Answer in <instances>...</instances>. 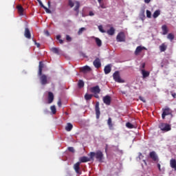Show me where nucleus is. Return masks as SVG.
Returning a JSON list of instances; mask_svg holds the SVG:
<instances>
[{"label": "nucleus", "mask_w": 176, "mask_h": 176, "mask_svg": "<svg viewBox=\"0 0 176 176\" xmlns=\"http://www.w3.org/2000/svg\"><path fill=\"white\" fill-rule=\"evenodd\" d=\"M88 156L92 159V160H94V157H96V160L98 162H100V163H102V160L104 159V154L102 153V151H98L96 153L91 152Z\"/></svg>", "instance_id": "1"}, {"label": "nucleus", "mask_w": 176, "mask_h": 176, "mask_svg": "<svg viewBox=\"0 0 176 176\" xmlns=\"http://www.w3.org/2000/svg\"><path fill=\"white\" fill-rule=\"evenodd\" d=\"M159 129H160L162 131L167 133V131H170L171 130V125L162 122L159 124Z\"/></svg>", "instance_id": "2"}, {"label": "nucleus", "mask_w": 176, "mask_h": 176, "mask_svg": "<svg viewBox=\"0 0 176 176\" xmlns=\"http://www.w3.org/2000/svg\"><path fill=\"white\" fill-rule=\"evenodd\" d=\"M173 113V111L168 107H166L164 109H162V119H166V116H168V115H171Z\"/></svg>", "instance_id": "3"}, {"label": "nucleus", "mask_w": 176, "mask_h": 176, "mask_svg": "<svg viewBox=\"0 0 176 176\" xmlns=\"http://www.w3.org/2000/svg\"><path fill=\"white\" fill-rule=\"evenodd\" d=\"M113 78L115 82L118 83H124V80L120 78V74L118 71L113 74Z\"/></svg>", "instance_id": "4"}, {"label": "nucleus", "mask_w": 176, "mask_h": 176, "mask_svg": "<svg viewBox=\"0 0 176 176\" xmlns=\"http://www.w3.org/2000/svg\"><path fill=\"white\" fill-rule=\"evenodd\" d=\"M116 39L117 42H126V35L124 34V32H120L118 33Z\"/></svg>", "instance_id": "5"}, {"label": "nucleus", "mask_w": 176, "mask_h": 176, "mask_svg": "<svg viewBox=\"0 0 176 176\" xmlns=\"http://www.w3.org/2000/svg\"><path fill=\"white\" fill-rule=\"evenodd\" d=\"M74 169L76 174L80 175L82 174V170H80V162H78L77 163H76L74 165Z\"/></svg>", "instance_id": "6"}, {"label": "nucleus", "mask_w": 176, "mask_h": 176, "mask_svg": "<svg viewBox=\"0 0 176 176\" xmlns=\"http://www.w3.org/2000/svg\"><path fill=\"white\" fill-rule=\"evenodd\" d=\"M90 91L94 94H100V93H101V89H100V86L96 85L95 87H91Z\"/></svg>", "instance_id": "7"}, {"label": "nucleus", "mask_w": 176, "mask_h": 176, "mask_svg": "<svg viewBox=\"0 0 176 176\" xmlns=\"http://www.w3.org/2000/svg\"><path fill=\"white\" fill-rule=\"evenodd\" d=\"M40 76L41 83L43 85H47V76L45 74L38 75Z\"/></svg>", "instance_id": "8"}, {"label": "nucleus", "mask_w": 176, "mask_h": 176, "mask_svg": "<svg viewBox=\"0 0 176 176\" xmlns=\"http://www.w3.org/2000/svg\"><path fill=\"white\" fill-rule=\"evenodd\" d=\"M95 111L96 115V119H100V115H101V112L100 111V102H98L96 103Z\"/></svg>", "instance_id": "9"}, {"label": "nucleus", "mask_w": 176, "mask_h": 176, "mask_svg": "<svg viewBox=\"0 0 176 176\" xmlns=\"http://www.w3.org/2000/svg\"><path fill=\"white\" fill-rule=\"evenodd\" d=\"M142 50H147V49H146V47H142L141 45L138 46L135 51V56H138L140 54V53H141V52H142Z\"/></svg>", "instance_id": "10"}, {"label": "nucleus", "mask_w": 176, "mask_h": 176, "mask_svg": "<svg viewBox=\"0 0 176 176\" xmlns=\"http://www.w3.org/2000/svg\"><path fill=\"white\" fill-rule=\"evenodd\" d=\"M111 98L109 95H107L104 97H103V102L106 105H111Z\"/></svg>", "instance_id": "11"}, {"label": "nucleus", "mask_w": 176, "mask_h": 176, "mask_svg": "<svg viewBox=\"0 0 176 176\" xmlns=\"http://www.w3.org/2000/svg\"><path fill=\"white\" fill-rule=\"evenodd\" d=\"M91 160H93L91 157H87L86 156L81 157L80 158L79 163H87V162H91Z\"/></svg>", "instance_id": "12"}, {"label": "nucleus", "mask_w": 176, "mask_h": 176, "mask_svg": "<svg viewBox=\"0 0 176 176\" xmlns=\"http://www.w3.org/2000/svg\"><path fill=\"white\" fill-rule=\"evenodd\" d=\"M80 71L82 72V74H88V72H91V68L87 65L81 67Z\"/></svg>", "instance_id": "13"}, {"label": "nucleus", "mask_w": 176, "mask_h": 176, "mask_svg": "<svg viewBox=\"0 0 176 176\" xmlns=\"http://www.w3.org/2000/svg\"><path fill=\"white\" fill-rule=\"evenodd\" d=\"M93 64L95 68H100L101 67V60L99 58H97L96 60H94Z\"/></svg>", "instance_id": "14"}, {"label": "nucleus", "mask_w": 176, "mask_h": 176, "mask_svg": "<svg viewBox=\"0 0 176 176\" xmlns=\"http://www.w3.org/2000/svg\"><path fill=\"white\" fill-rule=\"evenodd\" d=\"M75 7L74 8V12H76V16L79 14V8H80V3L79 1H75Z\"/></svg>", "instance_id": "15"}, {"label": "nucleus", "mask_w": 176, "mask_h": 176, "mask_svg": "<svg viewBox=\"0 0 176 176\" xmlns=\"http://www.w3.org/2000/svg\"><path fill=\"white\" fill-rule=\"evenodd\" d=\"M24 36L27 38V39H31V32L28 28H25Z\"/></svg>", "instance_id": "16"}, {"label": "nucleus", "mask_w": 176, "mask_h": 176, "mask_svg": "<svg viewBox=\"0 0 176 176\" xmlns=\"http://www.w3.org/2000/svg\"><path fill=\"white\" fill-rule=\"evenodd\" d=\"M149 156L151 157V159H152V160H153L154 162H157V155H156V152L155 151H151L149 153Z\"/></svg>", "instance_id": "17"}, {"label": "nucleus", "mask_w": 176, "mask_h": 176, "mask_svg": "<svg viewBox=\"0 0 176 176\" xmlns=\"http://www.w3.org/2000/svg\"><path fill=\"white\" fill-rule=\"evenodd\" d=\"M19 16H24V8L21 5L16 6Z\"/></svg>", "instance_id": "18"}, {"label": "nucleus", "mask_w": 176, "mask_h": 176, "mask_svg": "<svg viewBox=\"0 0 176 176\" xmlns=\"http://www.w3.org/2000/svg\"><path fill=\"white\" fill-rule=\"evenodd\" d=\"M54 101V95L52 92H48V104H52Z\"/></svg>", "instance_id": "19"}, {"label": "nucleus", "mask_w": 176, "mask_h": 176, "mask_svg": "<svg viewBox=\"0 0 176 176\" xmlns=\"http://www.w3.org/2000/svg\"><path fill=\"white\" fill-rule=\"evenodd\" d=\"M43 67H45V65L43 64V62L40 61L38 65V75H42V71L43 69Z\"/></svg>", "instance_id": "20"}, {"label": "nucleus", "mask_w": 176, "mask_h": 176, "mask_svg": "<svg viewBox=\"0 0 176 176\" xmlns=\"http://www.w3.org/2000/svg\"><path fill=\"white\" fill-rule=\"evenodd\" d=\"M162 35H167L168 34V28H167L166 25H163L162 26Z\"/></svg>", "instance_id": "21"}, {"label": "nucleus", "mask_w": 176, "mask_h": 176, "mask_svg": "<svg viewBox=\"0 0 176 176\" xmlns=\"http://www.w3.org/2000/svg\"><path fill=\"white\" fill-rule=\"evenodd\" d=\"M141 71L143 79H145V78H148V76H149V75L151 74L149 72L145 71V69H142Z\"/></svg>", "instance_id": "22"}, {"label": "nucleus", "mask_w": 176, "mask_h": 176, "mask_svg": "<svg viewBox=\"0 0 176 176\" xmlns=\"http://www.w3.org/2000/svg\"><path fill=\"white\" fill-rule=\"evenodd\" d=\"M160 50L161 52H166L167 50V45L165 43L160 45Z\"/></svg>", "instance_id": "23"}, {"label": "nucleus", "mask_w": 176, "mask_h": 176, "mask_svg": "<svg viewBox=\"0 0 176 176\" xmlns=\"http://www.w3.org/2000/svg\"><path fill=\"white\" fill-rule=\"evenodd\" d=\"M111 71V65H107V66L104 67V72L106 75H108V74H109Z\"/></svg>", "instance_id": "24"}, {"label": "nucleus", "mask_w": 176, "mask_h": 176, "mask_svg": "<svg viewBox=\"0 0 176 176\" xmlns=\"http://www.w3.org/2000/svg\"><path fill=\"white\" fill-rule=\"evenodd\" d=\"M95 41H96V45H97V46H98V47H101V46H102V41H101V39L96 37Z\"/></svg>", "instance_id": "25"}, {"label": "nucleus", "mask_w": 176, "mask_h": 176, "mask_svg": "<svg viewBox=\"0 0 176 176\" xmlns=\"http://www.w3.org/2000/svg\"><path fill=\"white\" fill-rule=\"evenodd\" d=\"M170 164L172 168H175V170H176V160L175 159L170 160Z\"/></svg>", "instance_id": "26"}, {"label": "nucleus", "mask_w": 176, "mask_h": 176, "mask_svg": "<svg viewBox=\"0 0 176 176\" xmlns=\"http://www.w3.org/2000/svg\"><path fill=\"white\" fill-rule=\"evenodd\" d=\"M108 35H114L115 34V28L113 27L110 28L109 30L107 31Z\"/></svg>", "instance_id": "27"}, {"label": "nucleus", "mask_w": 176, "mask_h": 176, "mask_svg": "<svg viewBox=\"0 0 176 176\" xmlns=\"http://www.w3.org/2000/svg\"><path fill=\"white\" fill-rule=\"evenodd\" d=\"M78 89H82L85 87V82L82 80H79L78 82Z\"/></svg>", "instance_id": "28"}, {"label": "nucleus", "mask_w": 176, "mask_h": 176, "mask_svg": "<svg viewBox=\"0 0 176 176\" xmlns=\"http://www.w3.org/2000/svg\"><path fill=\"white\" fill-rule=\"evenodd\" d=\"M107 124L111 130H112V128L113 127V124H112V118H109L107 120Z\"/></svg>", "instance_id": "29"}, {"label": "nucleus", "mask_w": 176, "mask_h": 176, "mask_svg": "<svg viewBox=\"0 0 176 176\" xmlns=\"http://www.w3.org/2000/svg\"><path fill=\"white\" fill-rule=\"evenodd\" d=\"M73 127H74V126H72V124L67 123V126H65V130H66V131H71V130H72Z\"/></svg>", "instance_id": "30"}, {"label": "nucleus", "mask_w": 176, "mask_h": 176, "mask_svg": "<svg viewBox=\"0 0 176 176\" xmlns=\"http://www.w3.org/2000/svg\"><path fill=\"white\" fill-rule=\"evenodd\" d=\"M159 16H160V10H157L154 12L153 14V17L154 19H157V17H159Z\"/></svg>", "instance_id": "31"}, {"label": "nucleus", "mask_w": 176, "mask_h": 176, "mask_svg": "<svg viewBox=\"0 0 176 176\" xmlns=\"http://www.w3.org/2000/svg\"><path fill=\"white\" fill-rule=\"evenodd\" d=\"M51 52L54 53L55 54H60V51L58 50V48H57V47H52L51 49Z\"/></svg>", "instance_id": "32"}, {"label": "nucleus", "mask_w": 176, "mask_h": 176, "mask_svg": "<svg viewBox=\"0 0 176 176\" xmlns=\"http://www.w3.org/2000/svg\"><path fill=\"white\" fill-rule=\"evenodd\" d=\"M85 98L87 101L90 100L91 98H93V95L91 94H86L85 95Z\"/></svg>", "instance_id": "33"}, {"label": "nucleus", "mask_w": 176, "mask_h": 176, "mask_svg": "<svg viewBox=\"0 0 176 176\" xmlns=\"http://www.w3.org/2000/svg\"><path fill=\"white\" fill-rule=\"evenodd\" d=\"M50 109L53 113V115H56L57 112V109H56V106L53 105L50 107Z\"/></svg>", "instance_id": "34"}, {"label": "nucleus", "mask_w": 176, "mask_h": 176, "mask_svg": "<svg viewBox=\"0 0 176 176\" xmlns=\"http://www.w3.org/2000/svg\"><path fill=\"white\" fill-rule=\"evenodd\" d=\"M56 39H57V41H58V42H59V43H60V45H63V43H64V40L61 39L60 35H57Z\"/></svg>", "instance_id": "35"}, {"label": "nucleus", "mask_w": 176, "mask_h": 176, "mask_svg": "<svg viewBox=\"0 0 176 176\" xmlns=\"http://www.w3.org/2000/svg\"><path fill=\"white\" fill-rule=\"evenodd\" d=\"M167 38L172 41H174L175 36L172 33H169L167 36Z\"/></svg>", "instance_id": "36"}, {"label": "nucleus", "mask_w": 176, "mask_h": 176, "mask_svg": "<svg viewBox=\"0 0 176 176\" xmlns=\"http://www.w3.org/2000/svg\"><path fill=\"white\" fill-rule=\"evenodd\" d=\"M83 31H86V28H80L78 32V35H82V34H83Z\"/></svg>", "instance_id": "37"}, {"label": "nucleus", "mask_w": 176, "mask_h": 176, "mask_svg": "<svg viewBox=\"0 0 176 176\" xmlns=\"http://www.w3.org/2000/svg\"><path fill=\"white\" fill-rule=\"evenodd\" d=\"M126 126L128 129H134V125L131 122H126Z\"/></svg>", "instance_id": "38"}, {"label": "nucleus", "mask_w": 176, "mask_h": 176, "mask_svg": "<svg viewBox=\"0 0 176 176\" xmlns=\"http://www.w3.org/2000/svg\"><path fill=\"white\" fill-rule=\"evenodd\" d=\"M98 3L100 5V8H101L102 9H107V6H105V4L102 3V1H100Z\"/></svg>", "instance_id": "39"}, {"label": "nucleus", "mask_w": 176, "mask_h": 176, "mask_svg": "<svg viewBox=\"0 0 176 176\" xmlns=\"http://www.w3.org/2000/svg\"><path fill=\"white\" fill-rule=\"evenodd\" d=\"M146 17H148V19H151V17H152V12L148 10H146Z\"/></svg>", "instance_id": "40"}, {"label": "nucleus", "mask_w": 176, "mask_h": 176, "mask_svg": "<svg viewBox=\"0 0 176 176\" xmlns=\"http://www.w3.org/2000/svg\"><path fill=\"white\" fill-rule=\"evenodd\" d=\"M68 5L69 6H70V8H72L73 6H75V2L74 3L72 0H69Z\"/></svg>", "instance_id": "41"}, {"label": "nucleus", "mask_w": 176, "mask_h": 176, "mask_svg": "<svg viewBox=\"0 0 176 176\" xmlns=\"http://www.w3.org/2000/svg\"><path fill=\"white\" fill-rule=\"evenodd\" d=\"M42 8L45 10L46 13H52V11L49 8H47L46 6H44Z\"/></svg>", "instance_id": "42"}, {"label": "nucleus", "mask_w": 176, "mask_h": 176, "mask_svg": "<svg viewBox=\"0 0 176 176\" xmlns=\"http://www.w3.org/2000/svg\"><path fill=\"white\" fill-rule=\"evenodd\" d=\"M98 30L99 31H100V32H102V33H105L107 32L105 30H104V29L102 28V25H99L98 26Z\"/></svg>", "instance_id": "43"}, {"label": "nucleus", "mask_w": 176, "mask_h": 176, "mask_svg": "<svg viewBox=\"0 0 176 176\" xmlns=\"http://www.w3.org/2000/svg\"><path fill=\"white\" fill-rule=\"evenodd\" d=\"M68 151L69 152H72V153H75V149L74 148V147H68Z\"/></svg>", "instance_id": "44"}, {"label": "nucleus", "mask_w": 176, "mask_h": 176, "mask_svg": "<svg viewBox=\"0 0 176 176\" xmlns=\"http://www.w3.org/2000/svg\"><path fill=\"white\" fill-rule=\"evenodd\" d=\"M66 40H67L68 42H71L72 41V38H71V36H69V35H67Z\"/></svg>", "instance_id": "45"}, {"label": "nucleus", "mask_w": 176, "mask_h": 176, "mask_svg": "<svg viewBox=\"0 0 176 176\" xmlns=\"http://www.w3.org/2000/svg\"><path fill=\"white\" fill-rule=\"evenodd\" d=\"M139 100H140V101H142V102H146V100H145V98H144V97L142 96H139Z\"/></svg>", "instance_id": "46"}, {"label": "nucleus", "mask_w": 176, "mask_h": 176, "mask_svg": "<svg viewBox=\"0 0 176 176\" xmlns=\"http://www.w3.org/2000/svg\"><path fill=\"white\" fill-rule=\"evenodd\" d=\"M36 1H37V2H38V3L41 8H43L45 6L41 0H36Z\"/></svg>", "instance_id": "47"}, {"label": "nucleus", "mask_w": 176, "mask_h": 176, "mask_svg": "<svg viewBox=\"0 0 176 176\" xmlns=\"http://www.w3.org/2000/svg\"><path fill=\"white\" fill-rule=\"evenodd\" d=\"M45 35H46V36H50V33H49V31L46 30L44 32Z\"/></svg>", "instance_id": "48"}, {"label": "nucleus", "mask_w": 176, "mask_h": 176, "mask_svg": "<svg viewBox=\"0 0 176 176\" xmlns=\"http://www.w3.org/2000/svg\"><path fill=\"white\" fill-rule=\"evenodd\" d=\"M35 45L36 46H37V47H41V44L39 43H36V41H34Z\"/></svg>", "instance_id": "49"}, {"label": "nucleus", "mask_w": 176, "mask_h": 176, "mask_svg": "<svg viewBox=\"0 0 176 176\" xmlns=\"http://www.w3.org/2000/svg\"><path fill=\"white\" fill-rule=\"evenodd\" d=\"M58 107H61V100H59L58 101Z\"/></svg>", "instance_id": "50"}, {"label": "nucleus", "mask_w": 176, "mask_h": 176, "mask_svg": "<svg viewBox=\"0 0 176 176\" xmlns=\"http://www.w3.org/2000/svg\"><path fill=\"white\" fill-rule=\"evenodd\" d=\"M89 15V16H94V12H93V11H90Z\"/></svg>", "instance_id": "51"}, {"label": "nucleus", "mask_w": 176, "mask_h": 176, "mask_svg": "<svg viewBox=\"0 0 176 176\" xmlns=\"http://www.w3.org/2000/svg\"><path fill=\"white\" fill-rule=\"evenodd\" d=\"M95 98H100V96H98V94H96L94 95Z\"/></svg>", "instance_id": "52"}, {"label": "nucleus", "mask_w": 176, "mask_h": 176, "mask_svg": "<svg viewBox=\"0 0 176 176\" xmlns=\"http://www.w3.org/2000/svg\"><path fill=\"white\" fill-rule=\"evenodd\" d=\"M151 2V0H144L145 3H149Z\"/></svg>", "instance_id": "53"}, {"label": "nucleus", "mask_w": 176, "mask_h": 176, "mask_svg": "<svg viewBox=\"0 0 176 176\" xmlns=\"http://www.w3.org/2000/svg\"><path fill=\"white\" fill-rule=\"evenodd\" d=\"M142 68L144 69V68H145V63H142Z\"/></svg>", "instance_id": "54"}, {"label": "nucleus", "mask_w": 176, "mask_h": 176, "mask_svg": "<svg viewBox=\"0 0 176 176\" xmlns=\"http://www.w3.org/2000/svg\"><path fill=\"white\" fill-rule=\"evenodd\" d=\"M172 96H173V98H175V97H176V94H175V93H173V94H172Z\"/></svg>", "instance_id": "55"}, {"label": "nucleus", "mask_w": 176, "mask_h": 176, "mask_svg": "<svg viewBox=\"0 0 176 176\" xmlns=\"http://www.w3.org/2000/svg\"><path fill=\"white\" fill-rule=\"evenodd\" d=\"M157 167H158V168H159V170L160 171V170H161V168H160V164H157Z\"/></svg>", "instance_id": "56"}, {"label": "nucleus", "mask_w": 176, "mask_h": 176, "mask_svg": "<svg viewBox=\"0 0 176 176\" xmlns=\"http://www.w3.org/2000/svg\"><path fill=\"white\" fill-rule=\"evenodd\" d=\"M48 6L50 8V1H48Z\"/></svg>", "instance_id": "57"}, {"label": "nucleus", "mask_w": 176, "mask_h": 176, "mask_svg": "<svg viewBox=\"0 0 176 176\" xmlns=\"http://www.w3.org/2000/svg\"><path fill=\"white\" fill-rule=\"evenodd\" d=\"M98 3L102 2V0H98Z\"/></svg>", "instance_id": "58"}, {"label": "nucleus", "mask_w": 176, "mask_h": 176, "mask_svg": "<svg viewBox=\"0 0 176 176\" xmlns=\"http://www.w3.org/2000/svg\"><path fill=\"white\" fill-rule=\"evenodd\" d=\"M144 162L145 163H146V162H145V160H144Z\"/></svg>", "instance_id": "59"}]
</instances>
